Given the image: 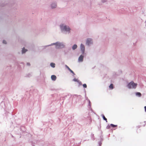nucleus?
Returning a JSON list of instances; mask_svg holds the SVG:
<instances>
[{
	"mask_svg": "<svg viewBox=\"0 0 146 146\" xmlns=\"http://www.w3.org/2000/svg\"><path fill=\"white\" fill-rule=\"evenodd\" d=\"M54 45L56 48L57 49H61L65 48V44L62 42L57 41L55 42L52 43L51 44L46 46H52Z\"/></svg>",
	"mask_w": 146,
	"mask_h": 146,
	"instance_id": "obj_2",
	"label": "nucleus"
},
{
	"mask_svg": "<svg viewBox=\"0 0 146 146\" xmlns=\"http://www.w3.org/2000/svg\"><path fill=\"white\" fill-rule=\"evenodd\" d=\"M50 66L54 68L55 67V64L54 63L52 62L50 64Z\"/></svg>",
	"mask_w": 146,
	"mask_h": 146,
	"instance_id": "obj_12",
	"label": "nucleus"
},
{
	"mask_svg": "<svg viewBox=\"0 0 146 146\" xmlns=\"http://www.w3.org/2000/svg\"><path fill=\"white\" fill-rule=\"evenodd\" d=\"M84 54H82L80 55L78 59V62H83L84 60Z\"/></svg>",
	"mask_w": 146,
	"mask_h": 146,
	"instance_id": "obj_6",
	"label": "nucleus"
},
{
	"mask_svg": "<svg viewBox=\"0 0 146 146\" xmlns=\"http://www.w3.org/2000/svg\"><path fill=\"white\" fill-rule=\"evenodd\" d=\"M59 28L62 33L69 34L71 31V28L68 25L64 23H61L59 25Z\"/></svg>",
	"mask_w": 146,
	"mask_h": 146,
	"instance_id": "obj_1",
	"label": "nucleus"
},
{
	"mask_svg": "<svg viewBox=\"0 0 146 146\" xmlns=\"http://www.w3.org/2000/svg\"><path fill=\"white\" fill-rule=\"evenodd\" d=\"M103 119H104V120H106V121H107V119H106V118H105V116H104V115H103Z\"/></svg>",
	"mask_w": 146,
	"mask_h": 146,
	"instance_id": "obj_17",
	"label": "nucleus"
},
{
	"mask_svg": "<svg viewBox=\"0 0 146 146\" xmlns=\"http://www.w3.org/2000/svg\"><path fill=\"white\" fill-rule=\"evenodd\" d=\"M3 43L4 44H6L7 43V42L6 40H3Z\"/></svg>",
	"mask_w": 146,
	"mask_h": 146,
	"instance_id": "obj_16",
	"label": "nucleus"
},
{
	"mask_svg": "<svg viewBox=\"0 0 146 146\" xmlns=\"http://www.w3.org/2000/svg\"><path fill=\"white\" fill-rule=\"evenodd\" d=\"M93 43V40L90 38H88L86 39V44L88 46H90L92 45Z\"/></svg>",
	"mask_w": 146,
	"mask_h": 146,
	"instance_id": "obj_4",
	"label": "nucleus"
},
{
	"mask_svg": "<svg viewBox=\"0 0 146 146\" xmlns=\"http://www.w3.org/2000/svg\"><path fill=\"white\" fill-rule=\"evenodd\" d=\"M51 79L52 80L55 81L56 79V76L54 75H52L51 76Z\"/></svg>",
	"mask_w": 146,
	"mask_h": 146,
	"instance_id": "obj_9",
	"label": "nucleus"
},
{
	"mask_svg": "<svg viewBox=\"0 0 146 146\" xmlns=\"http://www.w3.org/2000/svg\"><path fill=\"white\" fill-rule=\"evenodd\" d=\"M28 50L25 47H23L22 48V54H24Z\"/></svg>",
	"mask_w": 146,
	"mask_h": 146,
	"instance_id": "obj_8",
	"label": "nucleus"
},
{
	"mask_svg": "<svg viewBox=\"0 0 146 146\" xmlns=\"http://www.w3.org/2000/svg\"><path fill=\"white\" fill-rule=\"evenodd\" d=\"M144 108L145 109V112H146V106H145Z\"/></svg>",
	"mask_w": 146,
	"mask_h": 146,
	"instance_id": "obj_22",
	"label": "nucleus"
},
{
	"mask_svg": "<svg viewBox=\"0 0 146 146\" xmlns=\"http://www.w3.org/2000/svg\"><path fill=\"white\" fill-rule=\"evenodd\" d=\"M89 103H90V101H89Z\"/></svg>",
	"mask_w": 146,
	"mask_h": 146,
	"instance_id": "obj_24",
	"label": "nucleus"
},
{
	"mask_svg": "<svg viewBox=\"0 0 146 146\" xmlns=\"http://www.w3.org/2000/svg\"><path fill=\"white\" fill-rule=\"evenodd\" d=\"M80 48L82 54H85V46L84 44L83 43H81L80 46Z\"/></svg>",
	"mask_w": 146,
	"mask_h": 146,
	"instance_id": "obj_5",
	"label": "nucleus"
},
{
	"mask_svg": "<svg viewBox=\"0 0 146 146\" xmlns=\"http://www.w3.org/2000/svg\"><path fill=\"white\" fill-rule=\"evenodd\" d=\"M66 67L68 69V70H69V71L70 70V68L67 66L66 65Z\"/></svg>",
	"mask_w": 146,
	"mask_h": 146,
	"instance_id": "obj_19",
	"label": "nucleus"
},
{
	"mask_svg": "<svg viewBox=\"0 0 146 146\" xmlns=\"http://www.w3.org/2000/svg\"><path fill=\"white\" fill-rule=\"evenodd\" d=\"M83 86L85 88H86L87 87V85L86 84H84L83 85Z\"/></svg>",
	"mask_w": 146,
	"mask_h": 146,
	"instance_id": "obj_20",
	"label": "nucleus"
},
{
	"mask_svg": "<svg viewBox=\"0 0 146 146\" xmlns=\"http://www.w3.org/2000/svg\"><path fill=\"white\" fill-rule=\"evenodd\" d=\"M145 25H146V20H145Z\"/></svg>",
	"mask_w": 146,
	"mask_h": 146,
	"instance_id": "obj_23",
	"label": "nucleus"
},
{
	"mask_svg": "<svg viewBox=\"0 0 146 146\" xmlns=\"http://www.w3.org/2000/svg\"><path fill=\"white\" fill-rule=\"evenodd\" d=\"M101 2L103 3H105L107 2V0H101Z\"/></svg>",
	"mask_w": 146,
	"mask_h": 146,
	"instance_id": "obj_14",
	"label": "nucleus"
},
{
	"mask_svg": "<svg viewBox=\"0 0 146 146\" xmlns=\"http://www.w3.org/2000/svg\"><path fill=\"white\" fill-rule=\"evenodd\" d=\"M78 47V46L77 44H74L73 46L72 47V49L73 50H74L75 49H76Z\"/></svg>",
	"mask_w": 146,
	"mask_h": 146,
	"instance_id": "obj_11",
	"label": "nucleus"
},
{
	"mask_svg": "<svg viewBox=\"0 0 146 146\" xmlns=\"http://www.w3.org/2000/svg\"><path fill=\"white\" fill-rule=\"evenodd\" d=\"M137 83H135L133 81H131L127 84V87L129 89H135L137 87Z\"/></svg>",
	"mask_w": 146,
	"mask_h": 146,
	"instance_id": "obj_3",
	"label": "nucleus"
},
{
	"mask_svg": "<svg viewBox=\"0 0 146 146\" xmlns=\"http://www.w3.org/2000/svg\"><path fill=\"white\" fill-rule=\"evenodd\" d=\"M135 94H136V96H137L139 97H141V94L140 92H137Z\"/></svg>",
	"mask_w": 146,
	"mask_h": 146,
	"instance_id": "obj_13",
	"label": "nucleus"
},
{
	"mask_svg": "<svg viewBox=\"0 0 146 146\" xmlns=\"http://www.w3.org/2000/svg\"><path fill=\"white\" fill-rule=\"evenodd\" d=\"M111 126H112L113 127H115L116 126L115 125H114L112 124H111Z\"/></svg>",
	"mask_w": 146,
	"mask_h": 146,
	"instance_id": "obj_21",
	"label": "nucleus"
},
{
	"mask_svg": "<svg viewBox=\"0 0 146 146\" xmlns=\"http://www.w3.org/2000/svg\"><path fill=\"white\" fill-rule=\"evenodd\" d=\"M73 81L75 82H77L79 84V85H80L82 84L81 82L78 79H76L75 78H74L73 79Z\"/></svg>",
	"mask_w": 146,
	"mask_h": 146,
	"instance_id": "obj_10",
	"label": "nucleus"
},
{
	"mask_svg": "<svg viewBox=\"0 0 146 146\" xmlns=\"http://www.w3.org/2000/svg\"><path fill=\"white\" fill-rule=\"evenodd\" d=\"M109 88L111 89H112L113 88V85L112 84H111L109 86Z\"/></svg>",
	"mask_w": 146,
	"mask_h": 146,
	"instance_id": "obj_15",
	"label": "nucleus"
},
{
	"mask_svg": "<svg viewBox=\"0 0 146 146\" xmlns=\"http://www.w3.org/2000/svg\"><path fill=\"white\" fill-rule=\"evenodd\" d=\"M70 71L73 74V75H75V74L74 73V72L72 70H71V69L70 70Z\"/></svg>",
	"mask_w": 146,
	"mask_h": 146,
	"instance_id": "obj_18",
	"label": "nucleus"
},
{
	"mask_svg": "<svg viewBox=\"0 0 146 146\" xmlns=\"http://www.w3.org/2000/svg\"><path fill=\"white\" fill-rule=\"evenodd\" d=\"M56 7L57 4L55 2H52L50 4V7L52 9H53L55 8Z\"/></svg>",
	"mask_w": 146,
	"mask_h": 146,
	"instance_id": "obj_7",
	"label": "nucleus"
}]
</instances>
